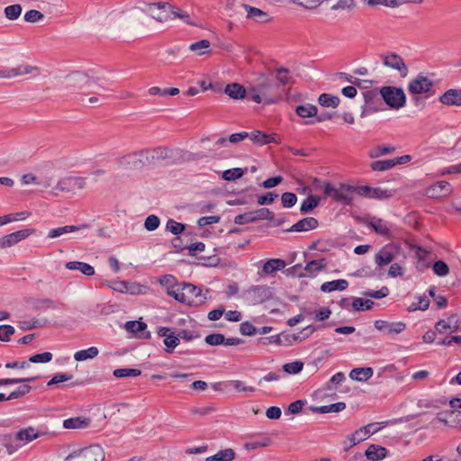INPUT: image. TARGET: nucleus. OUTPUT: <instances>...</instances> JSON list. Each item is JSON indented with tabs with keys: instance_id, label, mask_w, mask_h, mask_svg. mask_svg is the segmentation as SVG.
I'll list each match as a JSON object with an SVG mask.
<instances>
[{
	"instance_id": "obj_46",
	"label": "nucleus",
	"mask_w": 461,
	"mask_h": 461,
	"mask_svg": "<svg viewBox=\"0 0 461 461\" xmlns=\"http://www.w3.org/2000/svg\"><path fill=\"white\" fill-rule=\"evenodd\" d=\"M366 439L365 436L362 434V430L359 429H357L353 434H351L348 440H345L343 442L344 445V451H348L352 447L357 445L358 443L364 441Z\"/></svg>"
},
{
	"instance_id": "obj_53",
	"label": "nucleus",
	"mask_w": 461,
	"mask_h": 461,
	"mask_svg": "<svg viewBox=\"0 0 461 461\" xmlns=\"http://www.w3.org/2000/svg\"><path fill=\"white\" fill-rule=\"evenodd\" d=\"M303 368V362L295 360L294 362L286 363L283 366V371L289 375H297Z\"/></svg>"
},
{
	"instance_id": "obj_55",
	"label": "nucleus",
	"mask_w": 461,
	"mask_h": 461,
	"mask_svg": "<svg viewBox=\"0 0 461 461\" xmlns=\"http://www.w3.org/2000/svg\"><path fill=\"white\" fill-rule=\"evenodd\" d=\"M388 294H389V289L387 286H383L381 289L376 290V291L368 289V290L362 292L363 296L370 297V298H374V299H383V298L386 297Z\"/></svg>"
},
{
	"instance_id": "obj_22",
	"label": "nucleus",
	"mask_w": 461,
	"mask_h": 461,
	"mask_svg": "<svg viewBox=\"0 0 461 461\" xmlns=\"http://www.w3.org/2000/svg\"><path fill=\"white\" fill-rule=\"evenodd\" d=\"M402 164H403V156L390 159L375 160L371 163L370 167L374 171L384 172L393 168L396 165Z\"/></svg>"
},
{
	"instance_id": "obj_56",
	"label": "nucleus",
	"mask_w": 461,
	"mask_h": 461,
	"mask_svg": "<svg viewBox=\"0 0 461 461\" xmlns=\"http://www.w3.org/2000/svg\"><path fill=\"white\" fill-rule=\"evenodd\" d=\"M255 203V195L254 194H244L240 197H237L234 200L227 201L228 205H246V204H253Z\"/></svg>"
},
{
	"instance_id": "obj_3",
	"label": "nucleus",
	"mask_w": 461,
	"mask_h": 461,
	"mask_svg": "<svg viewBox=\"0 0 461 461\" xmlns=\"http://www.w3.org/2000/svg\"><path fill=\"white\" fill-rule=\"evenodd\" d=\"M405 246H408V257L411 259L412 264L420 273H423L425 270L431 267V251L412 243L406 236Z\"/></svg>"
},
{
	"instance_id": "obj_27",
	"label": "nucleus",
	"mask_w": 461,
	"mask_h": 461,
	"mask_svg": "<svg viewBox=\"0 0 461 461\" xmlns=\"http://www.w3.org/2000/svg\"><path fill=\"white\" fill-rule=\"evenodd\" d=\"M66 268L68 270H77L83 275L91 276L95 275V268L88 263L82 261H69L66 263Z\"/></svg>"
},
{
	"instance_id": "obj_51",
	"label": "nucleus",
	"mask_w": 461,
	"mask_h": 461,
	"mask_svg": "<svg viewBox=\"0 0 461 461\" xmlns=\"http://www.w3.org/2000/svg\"><path fill=\"white\" fill-rule=\"evenodd\" d=\"M244 174H245V170L243 168L234 167V168H230V169H227V170L223 171L221 174V177H222V179L227 180V181H234V180L241 178Z\"/></svg>"
},
{
	"instance_id": "obj_17",
	"label": "nucleus",
	"mask_w": 461,
	"mask_h": 461,
	"mask_svg": "<svg viewBox=\"0 0 461 461\" xmlns=\"http://www.w3.org/2000/svg\"><path fill=\"white\" fill-rule=\"evenodd\" d=\"M118 164L125 169H140L143 167V162L139 158V151L129 153L118 159Z\"/></svg>"
},
{
	"instance_id": "obj_6",
	"label": "nucleus",
	"mask_w": 461,
	"mask_h": 461,
	"mask_svg": "<svg viewBox=\"0 0 461 461\" xmlns=\"http://www.w3.org/2000/svg\"><path fill=\"white\" fill-rule=\"evenodd\" d=\"M259 220L274 221V212L268 208H260L255 211L240 213L234 218V223L243 225L247 223L256 222Z\"/></svg>"
},
{
	"instance_id": "obj_38",
	"label": "nucleus",
	"mask_w": 461,
	"mask_h": 461,
	"mask_svg": "<svg viewBox=\"0 0 461 461\" xmlns=\"http://www.w3.org/2000/svg\"><path fill=\"white\" fill-rule=\"evenodd\" d=\"M296 114L301 118H311L317 115L318 108L312 104L297 105L295 107Z\"/></svg>"
},
{
	"instance_id": "obj_58",
	"label": "nucleus",
	"mask_w": 461,
	"mask_h": 461,
	"mask_svg": "<svg viewBox=\"0 0 461 461\" xmlns=\"http://www.w3.org/2000/svg\"><path fill=\"white\" fill-rule=\"evenodd\" d=\"M204 341L210 346L224 345L225 336L221 333L208 334L205 337Z\"/></svg>"
},
{
	"instance_id": "obj_18",
	"label": "nucleus",
	"mask_w": 461,
	"mask_h": 461,
	"mask_svg": "<svg viewBox=\"0 0 461 461\" xmlns=\"http://www.w3.org/2000/svg\"><path fill=\"white\" fill-rule=\"evenodd\" d=\"M438 101L447 106H461V88H450L444 92Z\"/></svg>"
},
{
	"instance_id": "obj_64",
	"label": "nucleus",
	"mask_w": 461,
	"mask_h": 461,
	"mask_svg": "<svg viewBox=\"0 0 461 461\" xmlns=\"http://www.w3.org/2000/svg\"><path fill=\"white\" fill-rule=\"evenodd\" d=\"M218 461H232L236 457V453L232 448H225L216 453Z\"/></svg>"
},
{
	"instance_id": "obj_14",
	"label": "nucleus",
	"mask_w": 461,
	"mask_h": 461,
	"mask_svg": "<svg viewBox=\"0 0 461 461\" xmlns=\"http://www.w3.org/2000/svg\"><path fill=\"white\" fill-rule=\"evenodd\" d=\"M125 330L139 339H149L151 333L147 330V324L141 321H129L124 325Z\"/></svg>"
},
{
	"instance_id": "obj_15",
	"label": "nucleus",
	"mask_w": 461,
	"mask_h": 461,
	"mask_svg": "<svg viewBox=\"0 0 461 461\" xmlns=\"http://www.w3.org/2000/svg\"><path fill=\"white\" fill-rule=\"evenodd\" d=\"M183 288V282L177 283L173 289H170L167 292V295L173 297L179 303H186L189 306H199L205 303L207 297L203 296V298L200 299L199 302H189L185 298V290H181Z\"/></svg>"
},
{
	"instance_id": "obj_37",
	"label": "nucleus",
	"mask_w": 461,
	"mask_h": 461,
	"mask_svg": "<svg viewBox=\"0 0 461 461\" xmlns=\"http://www.w3.org/2000/svg\"><path fill=\"white\" fill-rule=\"evenodd\" d=\"M59 303L50 298L34 299L32 302V309L36 312L45 311L47 309H56Z\"/></svg>"
},
{
	"instance_id": "obj_24",
	"label": "nucleus",
	"mask_w": 461,
	"mask_h": 461,
	"mask_svg": "<svg viewBox=\"0 0 461 461\" xmlns=\"http://www.w3.org/2000/svg\"><path fill=\"white\" fill-rule=\"evenodd\" d=\"M364 222L371 227L375 233L388 238L391 236L389 228L382 219L372 217L369 221H365Z\"/></svg>"
},
{
	"instance_id": "obj_39",
	"label": "nucleus",
	"mask_w": 461,
	"mask_h": 461,
	"mask_svg": "<svg viewBox=\"0 0 461 461\" xmlns=\"http://www.w3.org/2000/svg\"><path fill=\"white\" fill-rule=\"evenodd\" d=\"M39 438V433L33 427L22 429L15 434V439L24 442H31Z\"/></svg>"
},
{
	"instance_id": "obj_49",
	"label": "nucleus",
	"mask_w": 461,
	"mask_h": 461,
	"mask_svg": "<svg viewBox=\"0 0 461 461\" xmlns=\"http://www.w3.org/2000/svg\"><path fill=\"white\" fill-rule=\"evenodd\" d=\"M141 370L137 368H130V367H124V368H117L114 369L113 372V376L116 378H126V377H136L140 375Z\"/></svg>"
},
{
	"instance_id": "obj_21",
	"label": "nucleus",
	"mask_w": 461,
	"mask_h": 461,
	"mask_svg": "<svg viewBox=\"0 0 461 461\" xmlns=\"http://www.w3.org/2000/svg\"><path fill=\"white\" fill-rule=\"evenodd\" d=\"M181 290H185V298L189 300V302H199L203 296L207 297V294L210 293V290L206 289L205 293L203 294L201 287L187 282H183V288H181Z\"/></svg>"
},
{
	"instance_id": "obj_23",
	"label": "nucleus",
	"mask_w": 461,
	"mask_h": 461,
	"mask_svg": "<svg viewBox=\"0 0 461 461\" xmlns=\"http://www.w3.org/2000/svg\"><path fill=\"white\" fill-rule=\"evenodd\" d=\"M224 93L231 99L242 100L249 95L246 88L239 83L228 84L225 86Z\"/></svg>"
},
{
	"instance_id": "obj_33",
	"label": "nucleus",
	"mask_w": 461,
	"mask_h": 461,
	"mask_svg": "<svg viewBox=\"0 0 461 461\" xmlns=\"http://www.w3.org/2000/svg\"><path fill=\"white\" fill-rule=\"evenodd\" d=\"M373 374L372 367H357L350 371L349 377L352 380L366 382L373 376Z\"/></svg>"
},
{
	"instance_id": "obj_26",
	"label": "nucleus",
	"mask_w": 461,
	"mask_h": 461,
	"mask_svg": "<svg viewBox=\"0 0 461 461\" xmlns=\"http://www.w3.org/2000/svg\"><path fill=\"white\" fill-rule=\"evenodd\" d=\"M50 325V321L47 318H32L28 321L20 322V328L23 330H31L39 328H45Z\"/></svg>"
},
{
	"instance_id": "obj_19",
	"label": "nucleus",
	"mask_w": 461,
	"mask_h": 461,
	"mask_svg": "<svg viewBox=\"0 0 461 461\" xmlns=\"http://www.w3.org/2000/svg\"><path fill=\"white\" fill-rule=\"evenodd\" d=\"M253 294L254 303H262L272 298L273 293L267 285H253L249 290Z\"/></svg>"
},
{
	"instance_id": "obj_59",
	"label": "nucleus",
	"mask_w": 461,
	"mask_h": 461,
	"mask_svg": "<svg viewBox=\"0 0 461 461\" xmlns=\"http://www.w3.org/2000/svg\"><path fill=\"white\" fill-rule=\"evenodd\" d=\"M403 331V322H390L389 327L387 328L384 335L388 336L391 339H394V337Z\"/></svg>"
},
{
	"instance_id": "obj_47",
	"label": "nucleus",
	"mask_w": 461,
	"mask_h": 461,
	"mask_svg": "<svg viewBox=\"0 0 461 461\" xmlns=\"http://www.w3.org/2000/svg\"><path fill=\"white\" fill-rule=\"evenodd\" d=\"M352 308L357 312L367 311L373 308L375 303L369 299L353 297Z\"/></svg>"
},
{
	"instance_id": "obj_62",
	"label": "nucleus",
	"mask_w": 461,
	"mask_h": 461,
	"mask_svg": "<svg viewBox=\"0 0 461 461\" xmlns=\"http://www.w3.org/2000/svg\"><path fill=\"white\" fill-rule=\"evenodd\" d=\"M53 355L50 352H43L32 355L29 357V362L33 364L49 363L52 360Z\"/></svg>"
},
{
	"instance_id": "obj_36",
	"label": "nucleus",
	"mask_w": 461,
	"mask_h": 461,
	"mask_svg": "<svg viewBox=\"0 0 461 461\" xmlns=\"http://www.w3.org/2000/svg\"><path fill=\"white\" fill-rule=\"evenodd\" d=\"M74 176L65 177L60 179L58 184L52 188L51 194L53 195H58V191L59 192H73L75 191V186L73 184Z\"/></svg>"
},
{
	"instance_id": "obj_63",
	"label": "nucleus",
	"mask_w": 461,
	"mask_h": 461,
	"mask_svg": "<svg viewBox=\"0 0 461 461\" xmlns=\"http://www.w3.org/2000/svg\"><path fill=\"white\" fill-rule=\"evenodd\" d=\"M158 283L167 288V292L170 289H173L174 286L178 283L176 278L173 275H163L158 279Z\"/></svg>"
},
{
	"instance_id": "obj_25",
	"label": "nucleus",
	"mask_w": 461,
	"mask_h": 461,
	"mask_svg": "<svg viewBox=\"0 0 461 461\" xmlns=\"http://www.w3.org/2000/svg\"><path fill=\"white\" fill-rule=\"evenodd\" d=\"M286 263L281 258H271L265 262L262 267V273L265 275H273L276 271L282 270L285 267Z\"/></svg>"
},
{
	"instance_id": "obj_8",
	"label": "nucleus",
	"mask_w": 461,
	"mask_h": 461,
	"mask_svg": "<svg viewBox=\"0 0 461 461\" xmlns=\"http://www.w3.org/2000/svg\"><path fill=\"white\" fill-rule=\"evenodd\" d=\"M146 6L151 13V16L158 22L173 19L176 6L167 2L147 3Z\"/></svg>"
},
{
	"instance_id": "obj_20",
	"label": "nucleus",
	"mask_w": 461,
	"mask_h": 461,
	"mask_svg": "<svg viewBox=\"0 0 461 461\" xmlns=\"http://www.w3.org/2000/svg\"><path fill=\"white\" fill-rule=\"evenodd\" d=\"M319 226V221L314 217H306L300 221H298L296 223L292 225L290 228L285 230L286 232H303V231H308L316 229Z\"/></svg>"
},
{
	"instance_id": "obj_43",
	"label": "nucleus",
	"mask_w": 461,
	"mask_h": 461,
	"mask_svg": "<svg viewBox=\"0 0 461 461\" xmlns=\"http://www.w3.org/2000/svg\"><path fill=\"white\" fill-rule=\"evenodd\" d=\"M99 354V350L96 347H90L86 349H81L74 354V359L81 362L87 359H94Z\"/></svg>"
},
{
	"instance_id": "obj_1",
	"label": "nucleus",
	"mask_w": 461,
	"mask_h": 461,
	"mask_svg": "<svg viewBox=\"0 0 461 461\" xmlns=\"http://www.w3.org/2000/svg\"><path fill=\"white\" fill-rule=\"evenodd\" d=\"M372 187L369 185H353L346 183H339V186H334L330 182H325L323 195L331 197V199L344 206H352L353 194L370 198Z\"/></svg>"
},
{
	"instance_id": "obj_2",
	"label": "nucleus",
	"mask_w": 461,
	"mask_h": 461,
	"mask_svg": "<svg viewBox=\"0 0 461 461\" xmlns=\"http://www.w3.org/2000/svg\"><path fill=\"white\" fill-rule=\"evenodd\" d=\"M284 89L273 79L263 77L249 88V98L263 105H270L283 100Z\"/></svg>"
},
{
	"instance_id": "obj_41",
	"label": "nucleus",
	"mask_w": 461,
	"mask_h": 461,
	"mask_svg": "<svg viewBox=\"0 0 461 461\" xmlns=\"http://www.w3.org/2000/svg\"><path fill=\"white\" fill-rule=\"evenodd\" d=\"M318 103L323 107L337 108L340 104V99L337 95H332L328 93H323L319 95Z\"/></svg>"
},
{
	"instance_id": "obj_13",
	"label": "nucleus",
	"mask_w": 461,
	"mask_h": 461,
	"mask_svg": "<svg viewBox=\"0 0 461 461\" xmlns=\"http://www.w3.org/2000/svg\"><path fill=\"white\" fill-rule=\"evenodd\" d=\"M33 72L39 73V68L30 65H20L16 68H1L0 78L10 79L17 76L32 74Z\"/></svg>"
},
{
	"instance_id": "obj_50",
	"label": "nucleus",
	"mask_w": 461,
	"mask_h": 461,
	"mask_svg": "<svg viewBox=\"0 0 461 461\" xmlns=\"http://www.w3.org/2000/svg\"><path fill=\"white\" fill-rule=\"evenodd\" d=\"M22 11V5L20 4H14L6 6L4 10V13L8 20L14 21L20 17Z\"/></svg>"
},
{
	"instance_id": "obj_48",
	"label": "nucleus",
	"mask_w": 461,
	"mask_h": 461,
	"mask_svg": "<svg viewBox=\"0 0 461 461\" xmlns=\"http://www.w3.org/2000/svg\"><path fill=\"white\" fill-rule=\"evenodd\" d=\"M394 150H395V148L393 146L377 145L369 150L368 155L372 158H376L381 156L390 154V153L393 152Z\"/></svg>"
},
{
	"instance_id": "obj_32",
	"label": "nucleus",
	"mask_w": 461,
	"mask_h": 461,
	"mask_svg": "<svg viewBox=\"0 0 461 461\" xmlns=\"http://www.w3.org/2000/svg\"><path fill=\"white\" fill-rule=\"evenodd\" d=\"M394 422H396V420L369 423V424L360 428L359 429L362 430V434L365 436L366 438H367L371 435H374L376 432H378L381 429L385 428L388 425L393 424Z\"/></svg>"
},
{
	"instance_id": "obj_61",
	"label": "nucleus",
	"mask_w": 461,
	"mask_h": 461,
	"mask_svg": "<svg viewBox=\"0 0 461 461\" xmlns=\"http://www.w3.org/2000/svg\"><path fill=\"white\" fill-rule=\"evenodd\" d=\"M23 19L27 23H34L44 19V14L38 10L32 9L25 13Z\"/></svg>"
},
{
	"instance_id": "obj_7",
	"label": "nucleus",
	"mask_w": 461,
	"mask_h": 461,
	"mask_svg": "<svg viewBox=\"0 0 461 461\" xmlns=\"http://www.w3.org/2000/svg\"><path fill=\"white\" fill-rule=\"evenodd\" d=\"M384 103L393 109H399L403 106V89L402 87L383 86L379 88Z\"/></svg>"
},
{
	"instance_id": "obj_35",
	"label": "nucleus",
	"mask_w": 461,
	"mask_h": 461,
	"mask_svg": "<svg viewBox=\"0 0 461 461\" xmlns=\"http://www.w3.org/2000/svg\"><path fill=\"white\" fill-rule=\"evenodd\" d=\"M90 424V419L84 417H73L63 421L65 429H85Z\"/></svg>"
},
{
	"instance_id": "obj_52",
	"label": "nucleus",
	"mask_w": 461,
	"mask_h": 461,
	"mask_svg": "<svg viewBox=\"0 0 461 461\" xmlns=\"http://www.w3.org/2000/svg\"><path fill=\"white\" fill-rule=\"evenodd\" d=\"M197 262L196 265L202 267H217L220 264L221 258L217 255H212L209 257H198L196 258Z\"/></svg>"
},
{
	"instance_id": "obj_54",
	"label": "nucleus",
	"mask_w": 461,
	"mask_h": 461,
	"mask_svg": "<svg viewBox=\"0 0 461 461\" xmlns=\"http://www.w3.org/2000/svg\"><path fill=\"white\" fill-rule=\"evenodd\" d=\"M23 384L20 385L16 390L13 391L8 396L5 395V398H7V401L18 399L20 397H23L26 394H28L31 390L32 386L29 384H26L25 383H23Z\"/></svg>"
},
{
	"instance_id": "obj_60",
	"label": "nucleus",
	"mask_w": 461,
	"mask_h": 461,
	"mask_svg": "<svg viewBox=\"0 0 461 461\" xmlns=\"http://www.w3.org/2000/svg\"><path fill=\"white\" fill-rule=\"evenodd\" d=\"M172 150L167 148L157 147L150 150V156L154 157V161L158 159L168 158L171 155Z\"/></svg>"
},
{
	"instance_id": "obj_42",
	"label": "nucleus",
	"mask_w": 461,
	"mask_h": 461,
	"mask_svg": "<svg viewBox=\"0 0 461 461\" xmlns=\"http://www.w3.org/2000/svg\"><path fill=\"white\" fill-rule=\"evenodd\" d=\"M244 9L247 11V17L249 19H257L260 22L268 21V14L259 8L250 6L249 5H243Z\"/></svg>"
},
{
	"instance_id": "obj_9",
	"label": "nucleus",
	"mask_w": 461,
	"mask_h": 461,
	"mask_svg": "<svg viewBox=\"0 0 461 461\" xmlns=\"http://www.w3.org/2000/svg\"><path fill=\"white\" fill-rule=\"evenodd\" d=\"M433 82L427 77L420 74L410 81L408 90L411 95L428 94L432 90Z\"/></svg>"
},
{
	"instance_id": "obj_57",
	"label": "nucleus",
	"mask_w": 461,
	"mask_h": 461,
	"mask_svg": "<svg viewBox=\"0 0 461 461\" xmlns=\"http://www.w3.org/2000/svg\"><path fill=\"white\" fill-rule=\"evenodd\" d=\"M432 269L435 275L441 277L447 276L449 273V267L443 260L435 261L432 265Z\"/></svg>"
},
{
	"instance_id": "obj_12",
	"label": "nucleus",
	"mask_w": 461,
	"mask_h": 461,
	"mask_svg": "<svg viewBox=\"0 0 461 461\" xmlns=\"http://www.w3.org/2000/svg\"><path fill=\"white\" fill-rule=\"evenodd\" d=\"M400 248L394 243H389L383 247L375 255V263L382 267L390 264L395 258Z\"/></svg>"
},
{
	"instance_id": "obj_45",
	"label": "nucleus",
	"mask_w": 461,
	"mask_h": 461,
	"mask_svg": "<svg viewBox=\"0 0 461 461\" xmlns=\"http://www.w3.org/2000/svg\"><path fill=\"white\" fill-rule=\"evenodd\" d=\"M326 267L325 258L321 260H311L304 267V271L308 273L309 276H315L320 271Z\"/></svg>"
},
{
	"instance_id": "obj_10",
	"label": "nucleus",
	"mask_w": 461,
	"mask_h": 461,
	"mask_svg": "<svg viewBox=\"0 0 461 461\" xmlns=\"http://www.w3.org/2000/svg\"><path fill=\"white\" fill-rule=\"evenodd\" d=\"M157 333L159 337L164 338L163 342L166 346L165 351L167 354L173 353L174 349L180 343L177 334H176L173 329L169 327H158Z\"/></svg>"
},
{
	"instance_id": "obj_30",
	"label": "nucleus",
	"mask_w": 461,
	"mask_h": 461,
	"mask_svg": "<svg viewBox=\"0 0 461 461\" xmlns=\"http://www.w3.org/2000/svg\"><path fill=\"white\" fill-rule=\"evenodd\" d=\"M383 64L391 68L402 71L403 68V59L401 56L395 53L382 55Z\"/></svg>"
},
{
	"instance_id": "obj_44",
	"label": "nucleus",
	"mask_w": 461,
	"mask_h": 461,
	"mask_svg": "<svg viewBox=\"0 0 461 461\" xmlns=\"http://www.w3.org/2000/svg\"><path fill=\"white\" fill-rule=\"evenodd\" d=\"M186 225L185 223H181L176 221L173 219H168L166 224V230L171 232L174 235L183 234L184 237H188V233H185Z\"/></svg>"
},
{
	"instance_id": "obj_4",
	"label": "nucleus",
	"mask_w": 461,
	"mask_h": 461,
	"mask_svg": "<svg viewBox=\"0 0 461 461\" xmlns=\"http://www.w3.org/2000/svg\"><path fill=\"white\" fill-rule=\"evenodd\" d=\"M104 452L99 445H90L86 447L70 453L64 461H104Z\"/></svg>"
},
{
	"instance_id": "obj_11",
	"label": "nucleus",
	"mask_w": 461,
	"mask_h": 461,
	"mask_svg": "<svg viewBox=\"0 0 461 461\" xmlns=\"http://www.w3.org/2000/svg\"><path fill=\"white\" fill-rule=\"evenodd\" d=\"M34 232L33 229H23L10 234L5 235L0 238V249H6L14 246L21 240H25L27 237Z\"/></svg>"
},
{
	"instance_id": "obj_31",
	"label": "nucleus",
	"mask_w": 461,
	"mask_h": 461,
	"mask_svg": "<svg viewBox=\"0 0 461 461\" xmlns=\"http://www.w3.org/2000/svg\"><path fill=\"white\" fill-rule=\"evenodd\" d=\"M271 443L272 439L270 437L261 435L255 439L244 443V448L248 451H252L258 448L268 447L271 445Z\"/></svg>"
},
{
	"instance_id": "obj_29",
	"label": "nucleus",
	"mask_w": 461,
	"mask_h": 461,
	"mask_svg": "<svg viewBox=\"0 0 461 461\" xmlns=\"http://www.w3.org/2000/svg\"><path fill=\"white\" fill-rule=\"evenodd\" d=\"M387 449L382 446L372 444L365 452V456L371 461H379L385 457Z\"/></svg>"
},
{
	"instance_id": "obj_40",
	"label": "nucleus",
	"mask_w": 461,
	"mask_h": 461,
	"mask_svg": "<svg viewBox=\"0 0 461 461\" xmlns=\"http://www.w3.org/2000/svg\"><path fill=\"white\" fill-rule=\"evenodd\" d=\"M289 69L284 67H281L276 71V79L278 81V85L285 90V86L288 85H292L294 83V78L289 76Z\"/></svg>"
},
{
	"instance_id": "obj_5",
	"label": "nucleus",
	"mask_w": 461,
	"mask_h": 461,
	"mask_svg": "<svg viewBox=\"0 0 461 461\" xmlns=\"http://www.w3.org/2000/svg\"><path fill=\"white\" fill-rule=\"evenodd\" d=\"M68 82L76 88L90 87L93 85L102 86L101 77L93 70L88 72L75 71L67 77Z\"/></svg>"
},
{
	"instance_id": "obj_16",
	"label": "nucleus",
	"mask_w": 461,
	"mask_h": 461,
	"mask_svg": "<svg viewBox=\"0 0 461 461\" xmlns=\"http://www.w3.org/2000/svg\"><path fill=\"white\" fill-rule=\"evenodd\" d=\"M452 193V187L447 181H438L426 190V195L429 198L447 196Z\"/></svg>"
},
{
	"instance_id": "obj_34",
	"label": "nucleus",
	"mask_w": 461,
	"mask_h": 461,
	"mask_svg": "<svg viewBox=\"0 0 461 461\" xmlns=\"http://www.w3.org/2000/svg\"><path fill=\"white\" fill-rule=\"evenodd\" d=\"M321 198L314 194L307 196L301 203L300 212L302 214L312 212L320 203Z\"/></svg>"
},
{
	"instance_id": "obj_28",
	"label": "nucleus",
	"mask_w": 461,
	"mask_h": 461,
	"mask_svg": "<svg viewBox=\"0 0 461 461\" xmlns=\"http://www.w3.org/2000/svg\"><path fill=\"white\" fill-rule=\"evenodd\" d=\"M348 282L346 279H337L323 283L321 286V291L323 293L344 291L348 288Z\"/></svg>"
}]
</instances>
